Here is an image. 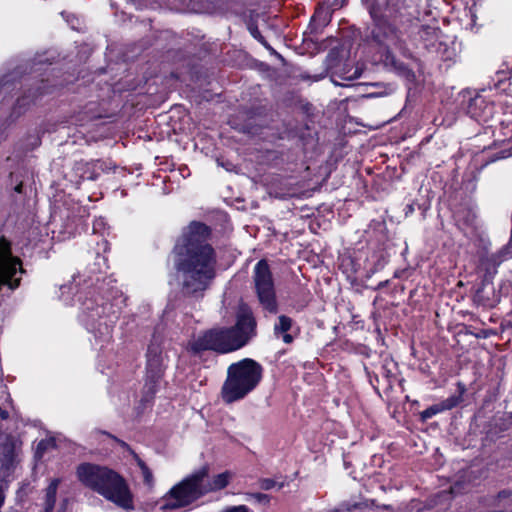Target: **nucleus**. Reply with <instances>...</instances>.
<instances>
[{"label":"nucleus","instance_id":"nucleus-1","mask_svg":"<svg viewBox=\"0 0 512 512\" xmlns=\"http://www.w3.org/2000/svg\"><path fill=\"white\" fill-rule=\"evenodd\" d=\"M209 236V227L194 221L174 247V266L184 296L202 298L216 277L217 255L207 242Z\"/></svg>","mask_w":512,"mask_h":512},{"label":"nucleus","instance_id":"nucleus-2","mask_svg":"<svg viewBox=\"0 0 512 512\" xmlns=\"http://www.w3.org/2000/svg\"><path fill=\"white\" fill-rule=\"evenodd\" d=\"M375 26L372 30L373 40L381 47L390 50L407 52V40L418 28L417 9L410 10L407 0H387L385 11L378 15L374 9L370 11ZM387 61L395 64L394 58L388 53Z\"/></svg>","mask_w":512,"mask_h":512},{"label":"nucleus","instance_id":"nucleus-3","mask_svg":"<svg viewBox=\"0 0 512 512\" xmlns=\"http://www.w3.org/2000/svg\"><path fill=\"white\" fill-rule=\"evenodd\" d=\"M256 335V320L251 308L241 304L236 313L234 326L212 328L204 331L188 343V350L194 354L203 351L230 353L244 347Z\"/></svg>","mask_w":512,"mask_h":512},{"label":"nucleus","instance_id":"nucleus-4","mask_svg":"<svg viewBox=\"0 0 512 512\" xmlns=\"http://www.w3.org/2000/svg\"><path fill=\"white\" fill-rule=\"evenodd\" d=\"M232 478L233 474L230 471L211 477L209 467L202 466L174 485L156 503V507L161 512H173L186 508L206 494L226 488Z\"/></svg>","mask_w":512,"mask_h":512},{"label":"nucleus","instance_id":"nucleus-5","mask_svg":"<svg viewBox=\"0 0 512 512\" xmlns=\"http://www.w3.org/2000/svg\"><path fill=\"white\" fill-rule=\"evenodd\" d=\"M78 480L117 506L133 509V497L125 479L114 470L93 463H81L76 469Z\"/></svg>","mask_w":512,"mask_h":512},{"label":"nucleus","instance_id":"nucleus-6","mask_svg":"<svg viewBox=\"0 0 512 512\" xmlns=\"http://www.w3.org/2000/svg\"><path fill=\"white\" fill-rule=\"evenodd\" d=\"M263 368L253 359L245 358L232 363L221 388V398L226 404L244 399L260 383Z\"/></svg>","mask_w":512,"mask_h":512},{"label":"nucleus","instance_id":"nucleus-7","mask_svg":"<svg viewBox=\"0 0 512 512\" xmlns=\"http://www.w3.org/2000/svg\"><path fill=\"white\" fill-rule=\"evenodd\" d=\"M253 290L261 308L276 314L279 310L275 279L266 259L259 260L252 272Z\"/></svg>","mask_w":512,"mask_h":512},{"label":"nucleus","instance_id":"nucleus-8","mask_svg":"<svg viewBox=\"0 0 512 512\" xmlns=\"http://www.w3.org/2000/svg\"><path fill=\"white\" fill-rule=\"evenodd\" d=\"M163 359L161 349L157 345H150L147 350V382L145 388L153 395L156 392L158 381L163 375Z\"/></svg>","mask_w":512,"mask_h":512},{"label":"nucleus","instance_id":"nucleus-9","mask_svg":"<svg viewBox=\"0 0 512 512\" xmlns=\"http://www.w3.org/2000/svg\"><path fill=\"white\" fill-rule=\"evenodd\" d=\"M420 15V13L418 14V16ZM435 33V30L428 26V25H421L420 24V19L418 18V28L415 29L411 35V37L407 40V52L406 53H402L400 51H396V50H390V55L394 57V55L392 54L393 52H398L400 53L401 55L405 56V57H409L411 55L410 53V49H409V43H412V44H415V42L418 40L417 39V35L419 36V39L420 40H423V41H427L429 39V36L434 34ZM385 50H386V54H385V63L387 65H391L393 66L394 68L398 69V70H403L404 69V65L403 63L397 61L396 59L395 60V64H392L390 61H387V55H388V50L383 47Z\"/></svg>","mask_w":512,"mask_h":512},{"label":"nucleus","instance_id":"nucleus-10","mask_svg":"<svg viewBox=\"0 0 512 512\" xmlns=\"http://www.w3.org/2000/svg\"><path fill=\"white\" fill-rule=\"evenodd\" d=\"M493 106L487 103L484 97L477 95L470 99L467 106V113L477 121L486 122L491 117Z\"/></svg>","mask_w":512,"mask_h":512},{"label":"nucleus","instance_id":"nucleus-11","mask_svg":"<svg viewBox=\"0 0 512 512\" xmlns=\"http://www.w3.org/2000/svg\"><path fill=\"white\" fill-rule=\"evenodd\" d=\"M102 434L104 435H107L108 437H110L111 439H113L114 441H116L121 447L127 449L133 456L135 462L137 463L140 471H141V475H142V478H143V483L147 486L148 490H152V488L154 487V476L152 474V471L150 470V468L146 465V463L139 457L138 454H136L130 447L129 445L118 439L117 437L107 433V432H102Z\"/></svg>","mask_w":512,"mask_h":512},{"label":"nucleus","instance_id":"nucleus-12","mask_svg":"<svg viewBox=\"0 0 512 512\" xmlns=\"http://www.w3.org/2000/svg\"><path fill=\"white\" fill-rule=\"evenodd\" d=\"M21 441L13 436L7 435L2 443V452L6 460L12 461L21 448Z\"/></svg>","mask_w":512,"mask_h":512},{"label":"nucleus","instance_id":"nucleus-13","mask_svg":"<svg viewBox=\"0 0 512 512\" xmlns=\"http://www.w3.org/2000/svg\"><path fill=\"white\" fill-rule=\"evenodd\" d=\"M293 320L286 316L281 315L278 318V323L274 326L275 335H282V339L285 343L290 344L293 341V337L287 332L291 329Z\"/></svg>","mask_w":512,"mask_h":512},{"label":"nucleus","instance_id":"nucleus-14","mask_svg":"<svg viewBox=\"0 0 512 512\" xmlns=\"http://www.w3.org/2000/svg\"><path fill=\"white\" fill-rule=\"evenodd\" d=\"M60 483V479H53L46 489L45 509L43 512H52L55 502L57 489Z\"/></svg>","mask_w":512,"mask_h":512},{"label":"nucleus","instance_id":"nucleus-15","mask_svg":"<svg viewBox=\"0 0 512 512\" xmlns=\"http://www.w3.org/2000/svg\"><path fill=\"white\" fill-rule=\"evenodd\" d=\"M258 486L262 490H272L274 488H277L278 490L282 489L284 487L283 482H277L276 480L272 478H261L258 480Z\"/></svg>","mask_w":512,"mask_h":512},{"label":"nucleus","instance_id":"nucleus-16","mask_svg":"<svg viewBox=\"0 0 512 512\" xmlns=\"http://www.w3.org/2000/svg\"><path fill=\"white\" fill-rule=\"evenodd\" d=\"M440 412H442L441 408H440V405L439 404H435V405H432V406L428 407L424 411H422L420 416H421V419L423 421H426V420L432 418L433 416H435L436 414H438Z\"/></svg>","mask_w":512,"mask_h":512},{"label":"nucleus","instance_id":"nucleus-17","mask_svg":"<svg viewBox=\"0 0 512 512\" xmlns=\"http://www.w3.org/2000/svg\"><path fill=\"white\" fill-rule=\"evenodd\" d=\"M458 402H459V399L455 396H452V397H449L446 400H444L439 405H440L441 411L443 412L445 410H450V409L454 408L455 406H457Z\"/></svg>","mask_w":512,"mask_h":512},{"label":"nucleus","instance_id":"nucleus-18","mask_svg":"<svg viewBox=\"0 0 512 512\" xmlns=\"http://www.w3.org/2000/svg\"><path fill=\"white\" fill-rule=\"evenodd\" d=\"M251 498L254 499L256 502L261 504H269L270 503V496L264 493H252L250 494Z\"/></svg>","mask_w":512,"mask_h":512},{"label":"nucleus","instance_id":"nucleus-19","mask_svg":"<svg viewBox=\"0 0 512 512\" xmlns=\"http://www.w3.org/2000/svg\"><path fill=\"white\" fill-rule=\"evenodd\" d=\"M224 512H249V508L245 505L229 507Z\"/></svg>","mask_w":512,"mask_h":512},{"label":"nucleus","instance_id":"nucleus-20","mask_svg":"<svg viewBox=\"0 0 512 512\" xmlns=\"http://www.w3.org/2000/svg\"><path fill=\"white\" fill-rule=\"evenodd\" d=\"M512 495L509 491H501L497 496V501L500 503L504 500H507Z\"/></svg>","mask_w":512,"mask_h":512},{"label":"nucleus","instance_id":"nucleus-21","mask_svg":"<svg viewBox=\"0 0 512 512\" xmlns=\"http://www.w3.org/2000/svg\"><path fill=\"white\" fill-rule=\"evenodd\" d=\"M250 32H251V34H252V36L254 38H256L257 40L263 42V37H262V35L260 34V32L258 31L257 28H250Z\"/></svg>","mask_w":512,"mask_h":512},{"label":"nucleus","instance_id":"nucleus-22","mask_svg":"<svg viewBox=\"0 0 512 512\" xmlns=\"http://www.w3.org/2000/svg\"><path fill=\"white\" fill-rule=\"evenodd\" d=\"M5 502V487L0 483V508L4 505Z\"/></svg>","mask_w":512,"mask_h":512},{"label":"nucleus","instance_id":"nucleus-23","mask_svg":"<svg viewBox=\"0 0 512 512\" xmlns=\"http://www.w3.org/2000/svg\"><path fill=\"white\" fill-rule=\"evenodd\" d=\"M0 416L2 419H6L8 417V412L0 408Z\"/></svg>","mask_w":512,"mask_h":512},{"label":"nucleus","instance_id":"nucleus-24","mask_svg":"<svg viewBox=\"0 0 512 512\" xmlns=\"http://www.w3.org/2000/svg\"><path fill=\"white\" fill-rule=\"evenodd\" d=\"M359 76H360V73H358V71L356 70L354 72L353 76H349V77H347V79L353 80V79H357Z\"/></svg>","mask_w":512,"mask_h":512},{"label":"nucleus","instance_id":"nucleus-25","mask_svg":"<svg viewBox=\"0 0 512 512\" xmlns=\"http://www.w3.org/2000/svg\"><path fill=\"white\" fill-rule=\"evenodd\" d=\"M83 306L85 310H93V307L88 302H84Z\"/></svg>","mask_w":512,"mask_h":512},{"label":"nucleus","instance_id":"nucleus-26","mask_svg":"<svg viewBox=\"0 0 512 512\" xmlns=\"http://www.w3.org/2000/svg\"><path fill=\"white\" fill-rule=\"evenodd\" d=\"M44 446H45V442H44V441H41V442L38 444V450L44 449Z\"/></svg>","mask_w":512,"mask_h":512},{"label":"nucleus","instance_id":"nucleus-27","mask_svg":"<svg viewBox=\"0 0 512 512\" xmlns=\"http://www.w3.org/2000/svg\"><path fill=\"white\" fill-rule=\"evenodd\" d=\"M15 190L18 192V193H21L22 191V184H19L15 187Z\"/></svg>","mask_w":512,"mask_h":512}]
</instances>
